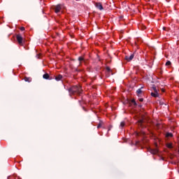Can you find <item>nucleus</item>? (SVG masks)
<instances>
[{
	"label": "nucleus",
	"mask_w": 179,
	"mask_h": 179,
	"mask_svg": "<svg viewBox=\"0 0 179 179\" xmlns=\"http://www.w3.org/2000/svg\"><path fill=\"white\" fill-rule=\"evenodd\" d=\"M151 96L152 97H157L159 96V92H151Z\"/></svg>",
	"instance_id": "9b49d317"
},
{
	"label": "nucleus",
	"mask_w": 179,
	"mask_h": 179,
	"mask_svg": "<svg viewBox=\"0 0 179 179\" xmlns=\"http://www.w3.org/2000/svg\"><path fill=\"white\" fill-rule=\"evenodd\" d=\"M166 138H173V134H171V133H166Z\"/></svg>",
	"instance_id": "ddd939ff"
},
{
	"label": "nucleus",
	"mask_w": 179,
	"mask_h": 179,
	"mask_svg": "<svg viewBox=\"0 0 179 179\" xmlns=\"http://www.w3.org/2000/svg\"><path fill=\"white\" fill-rule=\"evenodd\" d=\"M63 8V4H57V6H53V9L55 13H59V12H61V9H62Z\"/></svg>",
	"instance_id": "7ed1b4c3"
},
{
	"label": "nucleus",
	"mask_w": 179,
	"mask_h": 179,
	"mask_svg": "<svg viewBox=\"0 0 179 179\" xmlns=\"http://www.w3.org/2000/svg\"><path fill=\"white\" fill-rule=\"evenodd\" d=\"M16 39L20 45H24V39L23 38V36H22L21 34H17Z\"/></svg>",
	"instance_id": "f03ea898"
},
{
	"label": "nucleus",
	"mask_w": 179,
	"mask_h": 179,
	"mask_svg": "<svg viewBox=\"0 0 179 179\" xmlns=\"http://www.w3.org/2000/svg\"><path fill=\"white\" fill-rule=\"evenodd\" d=\"M106 71H108V72H110V71H111V69H110L109 66L106 67Z\"/></svg>",
	"instance_id": "aec40b11"
},
{
	"label": "nucleus",
	"mask_w": 179,
	"mask_h": 179,
	"mask_svg": "<svg viewBox=\"0 0 179 179\" xmlns=\"http://www.w3.org/2000/svg\"><path fill=\"white\" fill-rule=\"evenodd\" d=\"M134 57H135V52L131 54L130 56H126L125 57V59L126 61H127L128 62H130V61L134 59Z\"/></svg>",
	"instance_id": "423d86ee"
},
{
	"label": "nucleus",
	"mask_w": 179,
	"mask_h": 179,
	"mask_svg": "<svg viewBox=\"0 0 179 179\" xmlns=\"http://www.w3.org/2000/svg\"><path fill=\"white\" fill-rule=\"evenodd\" d=\"M131 103H133V104H134V106H137V103H136V101H135V99H132Z\"/></svg>",
	"instance_id": "f3484780"
},
{
	"label": "nucleus",
	"mask_w": 179,
	"mask_h": 179,
	"mask_svg": "<svg viewBox=\"0 0 179 179\" xmlns=\"http://www.w3.org/2000/svg\"><path fill=\"white\" fill-rule=\"evenodd\" d=\"M166 66H170V65H171V62H170V61H167L166 62Z\"/></svg>",
	"instance_id": "4468645a"
},
{
	"label": "nucleus",
	"mask_w": 179,
	"mask_h": 179,
	"mask_svg": "<svg viewBox=\"0 0 179 179\" xmlns=\"http://www.w3.org/2000/svg\"><path fill=\"white\" fill-rule=\"evenodd\" d=\"M98 69H100V67H99Z\"/></svg>",
	"instance_id": "cd10ccee"
},
{
	"label": "nucleus",
	"mask_w": 179,
	"mask_h": 179,
	"mask_svg": "<svg viewBox=\"0 0 179 179\" xmlns=\"http://www.w3.org/2000/svg\"><path fill=\"white\" fill-rule=\"evenodd\" d=\"M140 125H142L144 122H145V120H143V119H141L138 121Z\"/></svg>",
	"instance_id": "2eb2a0df"
},
{
	"label": "nucleus",
	"mask_w": 179,
	"mask_h": 179,
	"mask_svg": "<svg viewBox=\"0 0 179 179\" xmlns=\"http://www.w3.org/2000/svg\"><path fill=\"white\" fill-rule=\"evenodd\" d=\"M163 30H166V27H163Z\"/></svg>",
	"instance_id": "393cba45"
},
{
	"label": "nucleus",
	"mask_w": 179,
	"mask_h": 179,
	"mask_svg": "<svg viewBox=\"0 0 179 179\" xmlns=\"http://www.w3.org/2000/svg\"><path fill=\"white\" fill-rule=\"evenodd\" d=\"M168 148H169L171 149V148H173V146L171 145V144H169V145H168Z\"/></svg>",
	"instance_id": "4be33fe9"
},
{
	"label": "nucleus",
	"mask_w": 179,
	"mask_h": 179,
	"mask_svg": "<svg viewBox=\"0 0 179 179\" xmlns=\"http://www.w3.org/2000/svg\"><path fill=\"white\" fill-rule=\"evenodd\" d=\"M103 125V123L102 122H100L98 126H97V128H101V126Z\"/></svg>",
	"instance_id": "6ab92c4d"
},
{
	"label": "nucleus",
	"mask_w": 179,
	"mask_h": 179,
	"mask_svg": "<svg viewBox=\"0 0 179 179\" xmlns=\"http://www.w3.org/2000/svg\"><path fill=\"white\" fill-rule=\"evenodd\" d=\"M55 79L57 82H59V80H61V79H62V75L59 74V75L55 76Z\"/></svg>",
	"instance_id": "0eeeda50"
},
{
	"label": "nucleus",
	"mask_w": 179,
	"mask_h": 179,
	"mask_svg": "<svg viewBox=\"0 0 179 179\" xmlns=\"http://www.w3.org/2000/svg\"><path fill=\"white\" fill-rule=\"evenodd\" d=\"M150 152L152 155H157L159 151L157 150H151Z\"/></svg>",
	"instance_id": "f8f14e48"
},
{
	"label": "nucleus",
	"mask_w": 179,
	"mask_h": 179,
	"mask_svg": "<svg viewBox=\"0 0 179 179\" xmlns=\"http://www.w3.org/2000/svg\"><path fill=\"white\" fill-rule=\"evenodd\" d=\"M138 107H140V108L142 107V105H138Z\"/></svg>",
	"instance_id": "a878e982"
},
{
	"label": "nucleus",
	"mask_w": 179,
	"mask_h": 179,
	"mask_svg": "<svg viewBox=\"0 0 179 179\" xmlns=\"http://www.w3.org/2000/svg\"><path fill=\"white\" fill-rule=\"evenodd\" d=\"M24 80L25 82H28L29 83H30V82H31V78H30V77H25V78H24Z\"/></svg>",
	"instance_id": "9d476101"
},
{
	"label": "nucleus",
	"mask_w": 179,
	"mask_h": 179,
	"mask_svg": "<svg viewBox=\"0 0 179 179\" xmlns=\"http://www.w3.org/2000/svg\"><path fill=\"white\" fill-rule=\"evenodd\" d=\"M82 87L80 86L75 85L69 89L70 96H80L82 94Z\"/></svg>",
	"instance_id": "f257e3e1"
},
{
	"label": "nucleus",
	"mask_w": 179,
	"mask_h": 179,
	"mask_svg": "<svg viewBox=\"0 0 179 179\" xmlns=\"http://www.w3.org/2000/svg\"><path fill=\"white\" fill-rule=\"evenodd\" d=\"M136 93H137V96L138 97H141V95L142 94V88L137 90Z\"/></svg>",
	"instance_id": "6e6552de"
},
{
	"label": "nucleus",
	"mask_w": 179,
	"mask_h": 179,
	"mask_svg": "<svg viewBox=\"0 0 179 179\" xmlns=\"http://www.w3.org/2000/svg\"><path fill=\"white\" fill-rule=\"evenodd\" d=\"M162 92H164V90H162Z\"/></svg>",
	"instance_id": "bb28decb"
},
{
	"label": "nucleus",
	"mask_w": 179,
	"mask_h": 179,
	"mask_svg": "<svg viewBox=\"0 0 179 179\" xmlns=\"http://www.w3.org/2000/svg\"><path fill=\"white\" fill-rule=\"evenodd\" d=\"M36 57H37V58H40V56L38 55H36Z\"/></svg>",
	"instance_id": "b1692460"
},
{
	"label": "nucleus",
	"mask_w": 179,
	"mask_h": 179,
	"mask_svg": "<svg viewBox=\"0 0 179 179\" xmlns=\"http://www.w3.org/2000/svg\"><path fill=\"white\" fill-rule=\"evenodd\" d=\"M95 7L99 9V10H103L104 9V8H103V4H101V3L99 2V3H95Z\"/></svg>",
	"instance_id": "39448f33"
},
{
	"label": "nucleus",
	"mask_w": 179,
	"mask_h": 179,
	"mask_svg": "<svg viewBox=\"0 0 179 179\" xmlns=\"http://www.w3.org/2000/svg\"><path fill=\"white\" fill-rule=\"evenodd\" d=\"M78 61L79 62V66H80V65H82V63L84 62L85 64H86V60L85 59V57L83 56H80L78 58Z\"/></svg>",
	"instance_id": "20e7f679"
},
{
	"label": "nucleus",
	"mask_w": 179,
	"mask_h": 179,
	"mask_svg": "<svg viewBox=\"0 0 179 179\" xmlns=\"http://www.w3.org/2000/svg\"><path fill=\"white\" fill-rule=\"evenodd\" d=\"M120 127H121L122 128H124V127H125V122H122L120 123Z\"/></svg>",
	"instance_id": "dca6fc26"
},
{
	"label": "nucleus",
	"mask_w": 179,
	"mask_h": 179,
	"mask_svg": "<svg viewBox=\"0 0 179 179\" xmlns=\"http://www.w3.org/2000/svg\"><path fill=\"white\" fill-rule=\"evenodd\" d=\"M152 89H153L155 93H158L157 92V89L156 88V87H153Z\"/></svg>",
	"instance_id": "a211bd4d"
},
{
	"label": "nucleus",
	"mask_w": 179,
	"mask_h": 179,
	"mask_svg": "<svg viewBox=\"0 0 179 179\" xmlns=\"http://www.w3.org/2000/svg\"><path fill=\"white\" fill-rule=\"evenodd\" d=\"M138 100H139V101H143V98H140Z\"/></svg>",
	"instance_id": "5701e85b"
},
{
	"label": "nucleus",
	"mask_w": 179,
	"mask_h": 179,
	"mask_svg": "<svg viewBox=\"0 0 179 179\" xmlns=\"http://www.w3.org/2000/svg\"><path fill=\"white\" fill-rule=\"evenodd\" d=\"M43 79H50V80L52 79V78H50V74L48 73L43 74Z\"/></svg>",
	"instance_id": "1a4fd4ad"
},
{
	"label": "nucleus",
	"mask_w": 179,
	"mask_h": 179,
	"mask_svg": "<svg viewBox=\"0 0 179 179\" xmlns=\"http://www.w3.org/2000/svg\"><path fill=\"white\" fill-rule=\"evenodd\" d=\"M20 30H21V31H24V27H22L20 28Z\"/></svg>",
	"instance_id": "412c9836"
}]
</instances>
